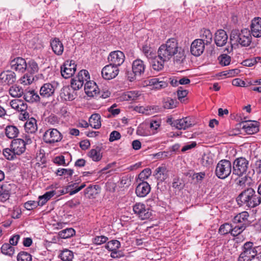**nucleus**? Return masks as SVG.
Here are the masks:
<instances>
[{
	"label": "nucleus",
	"mask_w": 261,
	"mask_h": 261,
	"mask_svg": "<svg viewBox=\"0 0 261 261\" xmlns=\"http://www.w3.org/2000/svg\"><path fill=\"white\" fill-rule=\"evenodd\" d=\"M188 91L186 90H182V87H180L177 91V95L178 99L180 100L185 98L188 94Z\"/></svg>",
	"instance_id": "338daca9"
},
{
	"label": "nucleus",
	"mask_w": 261,
	"mask_h": 261,
	"mask_svg": "<svg viewBox=\"0 0 261 261\" xmlns=\"http://www.w3.org/2000/svg\"><path fill=\"white\" fill-rule=\"evenodd\" d=\"M240 125L242 128L248 134H253L259 131V122L256 121L242 122Z\"/></svg>",
	"instance_id": "2eb2a0df"
},
{
	"label": "nucleus",
	"mask_w": 261,
	"mask_h": 261,
	"mask_svg": "<svg viewBox=\"0 0 261 261\" xmlns=\"http://www.w3.org/2000/svg\"><path fill=\"white\" fill-rule=\"evenodd\" d=\"M10 65L12 70L20 73H23L27 68L26 61L21 57H17L11 60Z\"/></svg>",
	"instance_id": "9b49d317"
},
{
	"label": "nucleus",
	"mask_w": 261,
	"mask_h": 261,
	"mask_svg": "<svg viewBox=\"0 0 261 261\" xmlns=\"http://www.w3.org/2000/svg\"><path fill=\"white\" fill-rule=\"evenodd\" d=\"M90 126L95 129H98L101 126L100 116L98 114H92L89 120Z\"/></svg>",
	"instance_id": "e433bc0d"
},
{
	"label": "nucleus",
	"mask_w": 261,
	"mask_h": 261,
	"mask_svg": "<svg viewBox=\"0 0 261 261\" xmlns=\"http://www.w3.org/2000/svg\"><path fill=\"white\" fill-rule=\"evenodd\" d=\"M86 94L89 97L97 96L100 91L96 84L90 81L86 82L84 87Z\"/></svg>",
	"instance_id": "6ab92c4d"
},
{
	"label": "nucleus",
	"mask_w": 261,
	"mask_h": 261,
	"mask_svg": "<svg viewBox=\"0 0 261 261\" xmlns=\"http://www.w3.org/2000/svg\"><path fill=\"white\" fill-rule=\"evenodd\" d=\"M11 107L18 112L22 113L27 109V105L20 99H13L10 101Z\"/></svg>",
	"instance_id": "c85d7f7f"
},
{
	"label": "nucleus",
	"mask_w": 261,
	"mask_h": 261,
	"mask_svg": "<svg viewBox=\"0 0 261 261\" xmlns=\"http://www.w3.org/2000/svg\"><path fill=\"white\" fill-rule=\"evenodd\" d=\"M200 38L198 39L204 42V44L206 45L210 44L212 42L213 35L211 32L208 29H202L200 33Z\"/></svg>",
	"instance_id": "c756f323"
},
{
	"label": "nucleus",
	"mask_w": 261,
	"mask_h": 261,
	"mask_svg": "<svg viewBox=\"0 0 261 261\" xmlns=\"http://www.w3.org/2000/svg\"><path fill=\"white\" fill-rule=\"evenodd\" d=\"M149 62L151 64L152 68L156 71H160L164 68L165 62L169 61V60H165L162 58L160 54L158 53V56L154 55L152 58H150Z\"/></svg>",
	"instance_id": "f3484780"
},
{
	"label": "nucleus",
	"mask_w": 261,
	"mask_h": 261,
	"mask_svg": "<svg viewBox=\"0 0 261 261\" xmlns=\"http://www.w3.org/2000/svg\"><path fill=\"white\" fill-rule=\"evenodd\" d=\"M75 77L81 81H82L84 83V81H88V80L90 79V75L87 70L83 69L81 70L79 72Z\"/></svg>",
	"instance_id": "603ef678"
},
{
	"label": "nucleus",
	"mask_w": 261,
	"mask_h": 261,
	"mask_svg": "<svg viewBox=\"0 0 261 261\" xmlns=\"http://www.w3.org/2000/svg\"><path fill=\"white\" fill-rule=\"evenodd\" d=\"M120 243L116 240H111L107 243L105 248L108 250H116L120 247Z\"/></svg>",
	"instance_id": "a18cd8bd"
},
{
	"label": "nucleus",
	"mask_w": 261,
	"mask_h": 261,
	"mask_svg": "<svg viewBox=\"0 0 261 261\" xmlns=\"http://www.w3.org/2000/svg\"><path fill=\"white\" fill-rule=\"evenodd\" d=\"M249 162L245 158L236 159L233 162L232 174L242 176L246 173L248 168Z\"/></svg>",
	"instance_id": "39448f33"
},
{
	"label": "nucleus",
	"mask_w": 261,
	"mask_h": 261,
	"mask_svg": "<svg viewBox=\"0 0 261 261\" xmlns=\"http://www.w3.org/2000/svg\"><path fill=\"white\" fill-rule=\"evenodd\" d=\"M120 138H121L120 134L116 130H114L110 134V138H109V141L113 142L114 141L118 140L120 139Z\"/></svg>",
	"instance_id": "69168bd1"
},
{
	"label": "nucleus",
	"mask_w": 261,
	"mask_h": 261,
	"mask_svg": "<svg viewBox=\"0 0 261 261\" xmlns=\"http://www.w3.org/2000/svg\"><path fill=\"white\" fill-rule=\"evenodd\" d=\"M100 147L97 146L95 149H91L88 153V156L94 162H98L102 158Z\"/></svg>",
	"instance_id": "4c0bfd02"
},
{
	"label": "nucleus",
	"mask_w": 261,
	"mask_h": 261,
	"mask_svg": "<svg viewBox=\"0 0 261 261\" xmlns=\"http://www.w3.org/2000/svg\"><path fill=\"white\" fill-rule=\"evenodd\" d=\"M83 82L81 81L75 77L71 79V87L74 90H78L81 89L83 86Z\"/></svg>",
	"instance_id": "864d4df0"
},
{
	"label": "nucleus",
	"mask_w": 261,
	"mask_h": 261,
	"mask_svg": "<svg viewBox=\"0 0 261 261\" xmlns=\"http://www.w3.org/2000/svg\"><path fill=\"white\" fill-rule=\"evenodd\" d=\"M16 80V74L11 70L4 71L0 74V82L4 86L12 85Z\"/></svg>",
	"instance_id": "f8f14e48"
},
{
	"label": "nucleus",
	"mask_w": 261,
	"mask_h": 261,
	"mask_svg": "<svg viewBox=\"0 0 261 261\" xmlns=\"http://www.w3.org/2000/svg\"><path fill=\"white\" fill-rule=\"evenodd\" d=\"M3 154L5 157L9 160H13L15 155H17L14 153V151H13V150L11 148L4 149L3 150Z\"/></svg>",
	"instance_id": "4d7b16f0"
},
{
	"label": "nucleus",
	"mask_w": 261,
	"mask_h": 261,
	"mask_svg": "<svg viewBox=\"0 0 261 261\" xmlns=\"http://www.w3.org/2000/svg\"><path fill=\"white\" fill-rule=\"evenodd\" d=\"M148 85L152 86V89L160 90L167 87L168 84L164 81H160L158 79L154 78L149 80Z\"/></svg>",
	"instance_id": "7c9ffc66"
},
{
	"label": "nucleus",
	"mask_w": 261,
	"mask_h": 261,
	"mask_svg": "<svg viewBox=\"0 0 261 261\" xmlns=\"http://www.w3.org/2000/svg\"><path fill=\"white\" fill-rule=\"evenodd\" d=\"M204 42L201 40L196 39L194 40L191 44L190 51L195 57L200 56L205 49Z\"/></svg>",
	"instance_id": "4468645a"
},
{
	"label": "nucleus",
	"mask_w": 261,
	"mask_h": 261,
	"mask_svg": "<svg viewBox=\"0 0 261 261\" xmlns=\"http://www.w3.org/2000/svg\"><path fill=\"white\" fill-rule=\"evenodd\" d=\"M135 214L142 220L149 219L151 216L150 209L142 203H137L133 206Z\"/></svg>",
	"instance_id": "6e6552de"
},
{
	"label": "nucleus",
	"mask_w": 261,
	"mask_h": 261,
	"mask_svg": "<svg viewBox=\"0 0 261 261\" xmlns=\"http://www.w3.org/2000/svg\"><path fill=\"white\" fill-rule=\"evenodd\" d=\"M142 50L144 55L148 60H150V58H152L153 56L155 55V54L153 51L152 49L146 45H144L142 47Z\"/></svg>",
	"instance_id": "5fc2aeb1"
},
{
	"label": "nucleus",
	"mask_w": 261,
	"mask_h": 261,
	"mask_svg": "<svg viewBox=\"0 0 261 261\" xmlns=\"http://www.w3.org/2000/svg\"><path fill=\"white\" fill-rule=\"evenodd\" d=\"M231 171V162L227 160H222L217 164L215 173L219 178L225 179L230 174Z\"/></svg>",
	"instance_id": "20e7f679"
},
{
	"label": "nucleus",
	"mask_w": 261,
	"mask_h": 261,
	"mask_svg": "<svg viewBox=\"0 0 261 261\" xmlns=\"http://www.w3.org/2000/svg\"><path fill=\"white\" fill-rule=\"evenodd\" d=\"M132 71L138 77H141L144 73L146 65L141 59H137L134 60L132 65Z\"/></svg>",
	"instance_id": "a211bd4d"
},
{
	"label": "nucleus",
	"mask_w": 261,
	"mask_h": 261,
	"mask_svg": "<svg viewBox=\"0 0 261 261\" xmlns=\"http://www.w3.org/2000/svg\"><path fill=\"white\" fill-rule=\"evenodd\" d=\"M231 230H232V225L229 223H225L220 227L219 233L222 235L227 234L229 233L231 234Z\"/></svg>",
	"instance_id": "de8ad7c7"
},
{
	"label": "nucleus",
	"mask_w": 261,
	"mask_h": 261,
	"mask_svg": "<svg viewBox=\"0 0 261 261\" xmlns=\"http://www.w3.org/2000/svg\"><path fill=\"white\" fill-rule=\"evenodd\" d=\"M218 60L221 65L227 66L230 64L231 58L227 55L223 54L219 57Z\"/></svg>",
	"instance_id": "6e6d98bb"
},
{
	"label": "nucleus",
	"mask_w": 261,
	"mask_h": 261,
	"mask_svg": "<svg viewBox=\"0 0 261 261\" xmlns=\"http://www.w3.org/2000/svg\"><path fill=\"white\" fill-rule=\"evenodd\" d=\"M193 125V122L191 118L187 117L182 119L174 120L171 123V126L178 129H186Z\"/></svg>",
	"instance_id": "dca6fc26"
},
{
	"label": "nucleus",
	"mask_w": 261,
	"mask_h": 261,
	"mask_svg": "<svg viewBox=\"0 0 261 261\" xmlns=\"http://www.w3.org/2000/svg\"><path fill=\"white\" fill-rule=\"evenodd\" d=\"M71 87V88L66 87L62 89V92L61 94V97L66 101H72L74 100L76 96V94Z\"/></svg>",
	"instance_id": "cd10ccee"
},
{
	"label": "nucleus",
	"mask_w": 261,
	"mask_h": 261,
	"mask_svg": "<svg viewBox=\"0 0 261 261\" xmlns=\"http://www.w3.org/2000/svg\"><path fill=\"white\" fill-rule=\"evenodd\" d=\"M253 243L251 242H246L243 246V252L240 254L238 258V261L249 260L250 259L248 256L251 253L254 252V250L257 249V247H253Z\"/></svg>",
	"instance_id": "ddd939ff"
},
{
	"label": "nucleus",
	"mask_w": 261,
	"mask_h": 261,
	"mask_svg": "<svg viewBox=\"0 0 261 261\" xmlns=\"http://www.w3.org/2000/svg\"><path fill=\"white\" fill-rule=\"evenodd\" d=\"M140 95L137 91H130L126 92L123 96L125 100H135Z\"/></svg>",
	"instance_id": "c03bdc74"
},
{
	"label": "nucleus",
	"mask_w": 261,
	"mask_h": 261,
	"mask_svg": "<svg viewBox=\"0 0 261 261\" xmlns=\"http://www.w3.org/2000/svg\"><path fill=\"white\" fill-rule=\"evenodd\" d=\"M47 122L49 124L56 125L59 123V120L57 116L51 115L47 118Z\"/></svg>",
	"instance_id": "0e129e2a"
},
{
	"label": "nucleus",
	"mask_w": 261,
	"mask_h": 261,
	"mask_svg": "<svg viewBox=\"0 0 261 261\" xmlns=\"http://www.w3.org/2000/svg\"><path fill=\"white\" fill-rule=\"evenodd\" d=\"M76 69V65L73 60L66 61L61 66V73L64 79H68L72 76Z\"/></svg>",
	"instance_id": "0eeeda50"
},
{
	"label": "nucleus",
	"mask_w": 261,
	"mask_h": 261,
	"mask_svg": "<svg viewBox=\"0 0 261 261\" xmlns=\"http://www.w3.org/2000/svg\"><path fill=\"white\" fill-rule=\"evenodd\" d=\"M172 187L174 189L181 191L184 188L185 184L182 180L179 177H175L173 179Z\"/></svg>",
	"instance_id": "37998d69"
},
{
	"label": "nucleus",
	"mask_w": 261,
	"mask_h": 261,
	"mask_svg": "<svg viewBox=\"0 0 261 261\" xmlns=\"http://www.w3.org/2000/svg\"><path fill=\"white\" fill-rule=\"evenodd\" d=\"M6 136L9 139H14L16 138L19 130L17 126L13 125H7L5 129Z\"/></svg>",
	"instance_id": "2f4dec72"
},
{
	"label": "nucleus",
	"mask_w": 261,
	"mask_h": 261,
	"mask_svg": "<svg viewBox=\"0 0 261 261\" xmlns=\"http://www.w3.org/2000/svg\"><path fill=\"white\" fill-rule=\"evenodd\" d=\"M108 240V238L104 236H97L93 239L92 242L97 245H101L106 243Z\"/></svg>",
	"instance_id": "bf43d9fd"
},
{
	"label": "nucleus",
	"mask_w": 261,
	"mask_h": 261,
	"mask_svg": "<svg viewBox=\"0 0 261 261\" xmlns=\"http://www.w3.org/2000/svg\"><path fill=\"white\" fill-rule=\"evenodd\" d=\"M1 251L4 254L12 256L14 254L15 248L9 243H5L1 247Z\"/></svg>",
	"instance_id": "ea45409f"
},
{
	"label": "nucleus",
	"mask_w": 261,
	"mask_h": 261,
	"mask_svg": "<svg viewBox=\"0 0 261 261\" xmlns=\"http://www.w3.org/2000/svg\"><path fill=\"white\" fill-rule=\"evenodd\" d=\"M59 256L63 261H72L73 258V252L68 249L63 250Z\"/></svg>",
	"instance_id": "79ce46f5"
},
{
	"label": "nucleus",
	"mask_w": 261,
	"mask_h": 261,
	"mask_svg": "<svg viewBox=\"0 0 261 261\" xmlns=\"http://www.w3.org/2000/svg\"><path fill=\"white\" fill-rule=\"evenodd\" d=\"M17 261H32V256L29 253L25 251L20 252L17 256Z\"/></svg>",
	"instance_id": "3c124183"
},
{
	"label": "nucleus",
	"mask_w": 261,
	"mask_h": 261,
	"mask_svg": "<svg viewBox=\"0 0 261 261\" xmlns=\"http://www.w3.org/2000/svg\"><path fill=\"white\" fill-rule=\"evenodd\" d=\"M163 107L165 109H173L175 107L174 101L170 98L164 99L163 101Z\"/></svg>",
	"instance_id": "052dcab7"
},
{
	"label": "nucleus",
	"mask_w": 261,
	"mask_h": 261,
	"mask_svg": "<svg viewBox=\"0 0 261 261\" xmlns=\"http://www.w3.org/2000/svg\"><path fill=\"white\" fill-rule=\"evenodd\" d=\"M158 53L165 60H170L173 57L174 63L180 65L186 59V54L184 48L179 46L178 41L174 38L168 39L165 44L161 45Z\"/></svg>",
	"instance_id": "f257e3e1"
},
{
	"label": "nucleus",
	"mask_w": 261,
	"mask_h": 261,
	"mask_svg": "<svg viewBox=\"0 0 261 261\" xmlns=\"http://www.w3.org/2000/svg\"><path fill=\"white\" fill-rule=\"evenodd\" d=\"M24 98L25 101L30 102L40 101V97L34 91H29L24 94Z\"/></svg>",
	"instance_id": "c9c22d12"
},
{
	"label": "nucleus",
	"mask_w": 261,
	"mask_h": 261,
	"mask_svg": "<svg viewBox=\"0 0 261 261\" xmlns=\"http://www.w3.org/2000/svg\"><path fill=\"white\" fill-rule=\"evenodd\" d=\"M236 200L240 206L245 205L253 208L261 203V197L252 188H249L243 191L239 195Z\"/></svg>",
	"instance_id": "f03ea898"
},
{
	"label": "nucleus",
	"mask_w": 261,
	"mask_h": 261,
	"mask_svg": "<svg viewBox=\"0 0 261 261\" xmlns=\"http://www.w3.org/2000/svg\"><path fill=\"white\" fill-rule=\"evenodd\" d=\"M11 147L13 151H14V153L17 155L21 154L26 149L25 144L22 139H14L12 141Z\"/></svg>",
	"instance_id": "b1692460"
},
{
	"label": "nucleus",
	"mask_w": 261,
	"mask_h": 261,
	"mask_svg": "<svg viewBox=\"0 0 261 261\" xmlns=\"http://www.w3.org/2000/svg\"><path fill=\"white\" fill-rule=\"evenodd\" d=\"M13 185L8 182L0 185V200L5 202L10 198Z\"/></svg>",
	"instance_id": "5701e85b"
},
{
	"label": "nucleus",
	"mask_w": 261,
	"mask_h": 261,
	"mask_svg": "<svg viewBox=\"0 0 261 261\" xmlns=\"http://www.w3.org/2000/svg\"><path fill=\"white\" fill-rule=\"evenodd\" d=\"M75 230L72 228H66L61 230L59 232V236L61 238L67 239L75 234Z\"/></svg>",
	"instance_id": "a19ab883"
},
{
	"label": "nucleus",
	"mask_w": 261,
	"mask_h": 261,
	"mask_svg": "<svg viewBox=\"0 0 261 261\" xmlns=\"http://www.w3.org/2000/svg\"><path fill=\"white\" fill-rule=\"evenodd\" d=\"M228 40L226 32L223 30H219L215 34L214 41L217 46H224Z\"/></svg>",
	"instance_id": "aec40b11"
},
{
	"label": "nucleus",
	"mask_w": 261,
	"mask_h": 261,
	"mask_svg": "<svg viewBox=\"0 0 261 261\" xmlns=\"http://www.w3.org/2000/svg\"><path fill=\"white\" fill-rule=\"evenodd\" d=\"M230 40L242 46H248L251 43L252 37L250 31L247 29L233 30L230 34Z\"/></svg>",
	"instance_id": "7ed1b4c3"
},
{
	"label": "nucleus",
	"mask_w": 261,
	"mask_h": 261,
	"mask_svg": "<svg viewBox=\"0 0 261 261\" xmlns=\"http://www.w3.org/2000/svg\"><path fill=\"white\" fill-rule=\"evenodd\" d=\"M50 45L54 53L57 56H61L64 51V45L58 38L51 39Z\"/></svg>",
	"instance_id": "393cba45"
},
{
	"label": "nucleus",
	"mask_w": 261,
	"mask_h": 261,
	"mask_svg": "<svg viewBox=\"0 0 261 261\" xmlns=\"http://www.w3.org/2000/svg\"><path fill=\"white\" fill-rule=\"evenodd\" d=\"M27 70L31 74L37 73L39 71V67L37 63L34 60H30L28 63H27Z\"/></svg>",
	"instance_id": "58836bf2"
},
{
	"label": "nucleus",
	"mask_w": 261,
	"mask_h": 261,
	"mask_svg": "<svg viewBox=\"0 0 261 261\" xmlns=\"http://www.w3.org/2000/svg\"><path fill=\"white\" fill-rule=\"evenodd\" d=\"M55 87L51 83H45L41 86L40 89V96L43 98H48L52 96L55 93Z\"/></svg>",
	"instance_id": "a878e982"
},
{
	"label": "nucleus",
	"mask_w": 261,
	"mask_h": 261,
	"mask_svg": "<svg viewBox=\"0 0 261 261\" xmlns=\"http://www.w3.org/2000/svg\"><path fill=\"white\" fill-rule=\"evenodd\" d=\"M150 190V186L147 182H141L136 188V194L138 197H144L149 193Z\"/></svg>",
	"instance_id": "4be33fe9"
},
{
	"label": "nucleus",
	"mask_w": 261,
	"mask_h": 261,
	"mask_svg": "<svg viewBox=\"0 0 261 261\" xmlns=\"http://www.w3.org/2000/svg\"><path fill=\"white\" fill-rule=\"evenodd\" d=\"M62 139V135L56 128L47 130L43 136L44 141L48 144H53L60 141Z\"/></svg>",
	"instance_id": "423d86ee"
},
{
	"label": "nucleus",
	"mask_w": 261,
	"mask_h": 261,
	"mask_svg": "<svg viewBox=\"0 0 261 261\" xmlns=\"http://www.w3.org/2000/svg\"><path fill=\"white\" fill-rule=\"evenodd\" d=\"M151 174V170L150 169L146 168L144 169L138 175L137 182H138V180L141 182H145L144 180L147 179L150 176Z\"/></svg>",
	"instance_id": "49530a36"
},
{
	"label": "nucleus",
	"mask_w": 261,
	"mask_h": 261,
	"mask_svg": "<svg viewBox=\"0 0 261 261\" xmlns=\"http://www.w3.org/2000/svg\"><path fill=\"white\" fill-rule=\"evenodd\" d=\"M119 71L118 67L109 64L102 69L101 75L103 79L109 80L115 78L118 75Z\"/></svg>",
	"instance_id": "1a4fd4ad"
},
{
	"label": "nucleus",
	"mask_w": 261,
	"mask_h": 261,
	"mask_svg": "<svg viewBox=\"0 0 261 261\" xmlns=\"http://www.w3.org/2000/svg\"><path fill=\"white\" fill-rule=\"evenodd\" d=\"M73 173V170L70 169H59L56 172V174L58 176H62L63 175H67L71 176Z\"/></svg>",
	"instance_id": "13d9d810"
},
{
	"label": "nucleus",
	"mask_w": 261,
	"mask_h": 261,
	"mask_svg": "<svg viewBox=\"0 0 261 261\" xmlns=\"http://www.w3.org/2000/svg\"><path fill=\"white\" fill-rule=\"evenodd\" d=\"M245 228L246 225H244V224L236 226L232 225L231 234L233 236H237L240 234L244 230H245Z\"/></svg>",
	"instance_id": "09e8293b"
},
{
	"label": "nucleus",
	"mask_w": 261,
	"mask_h": 261,
	"mask_svg": "<svg viewBox=\"0 0 261 261\" xmlns=\"http://www.w3.org/2000/svg\"><path fill=\"white\" fill-rule=\"evenodd\" d=\"M54 162L58 165L66 166L65 163V157L64 155H59L55 157L54 159Z\"/></svg>",
	"instance_id": "e2e57ef3"
},
{
	"label": "nucleus",
	"mask_w": 261,
	"mask_h": 261,
	"mask_svg": "<svg viewBox=\"0 0 261 261\" xmlns=\"http://www.w3.org/2000/svg\"><path fill=\"white\" fill-rule=\"evenodd\" d=\"M108 59L110 64L118 67L124 62L125 56L123 52L120 50H116L110 54Z\"/></svg>",
	"instance_id": "9d476101"
},
{
	"label": "nucleus",
	"mask_w": 261,
	"mask_h": 261,
	"mask_svg": "<svg viewBox=\"0 0 261 261\" xmlns=\"http://www.w3.org/2000/svg\"><path fill=\"white\" fill-rule=\"evenodd\" d=\"M249 214L246 211L242 212V213L236 215L233 219L234 223H240V224H244L246 225V223L248 221Z\"/></svg>",
	"instance_id": "f704fd0d"
},
{
	"label": "nucleus",
	"mask_w": 261,
	"mask_h": 261,
	"mask_svg": "<svg viewBox=\"0 0 261 261\" xmlns=\"http://www.w3.org/2000/svg\"><path fill=\"white\" fill-rule=\"evenodd\" d=\"M251 34L256 38L261 37V18L255 17L252 20L251 24Z\"/></svg>",
	"instance_id": "412c9836"
},
{
	"label": "nucleus",
	"mask_w": 261,
	"mask_h": 261,
	"mask_svg": "<svg viewBox=\"0 0 261 261\" xmlns=\"http://www.w3.org/2000/svg\"><path fill=\"white\" fill-rule=\"evenodd\" d=\"M9 94L13 97H20L24 94L22 88L17 85H13L9 89Z\"/></svg>",
	"instance_id": "72a5a7b5"
},
{
	"label": "nucleus",
	"mask_w": 261,
	"mask_h": 261,
	"mask_svg": "<svg viewBox=\"0 0 261 261\" xmlns=\"http://www.w3.org/2000/svg\"><path fill=\"white\" fill-rule=\"evenodd\" d=\"M24 128L28 134H33L35 133L37 130L36 120L34 118L29 119L25 123Z\"/></svg>",
	"instance_id": "473e14b6"
},
{
	"label": "nucleus",
	"mask_w": 261,
	"mask_h": 261,
	"mask_svg": "<svg viewBox=\"0 0 261 261\" xmlns=\"http://www.w3.org/2000/svg\"><path fill=\"white\" fill-rule=\"evenodd\" d=\"M34 80V77L32 75H28L27 74L24 75L21 81L22 83L24 85L31 84Z\"/></svg>",
	"instance_id": "774afa93"
},
{
	"label": "nucleus",
	"mask_w": 261,
	"mask_h": 261,
	"mask_svg": "<svg viewBox=\"0 0 261 261\" xmlns=\"http://www.w3.org/2000/svg\"><path fill=\"white\" fill-rule=\"evenodd\" d=\"M213 159L210 154H204L201 159V163L203 166L208 167L213 164Z\"/></svg>",
	"instance_id": "8fccbe9b"
},
{
	"label": "nucleus",
	"mask_w": 261,
	"mask_h": 261,
	"mask_svg": "<svg viewBox=\"0 0 261 261\" xmlns=\"http://www.w3.org/2000/svg\"><path fill=\"white\" fill-rule=\"evenodd\" d=\"M38 206L37 202L30 200L26 202L24 204V207L28 210H32Z\"/></svg>",
	"instance_id": "680f3d73"
},
{
	"label": "nucleus",
	"mask_w": 261,
	"mask_h": 261,
	"mask_svg": "<svg viewBox=\"0 0 261 261\" xmlns=\"http://www.w3.org/2000/svg\"><path fill=\"white\" fill-rule=\"evenodd\" d=\"M154 176L158 181L163 182L168 177V170L164 166H160L155 170Z\"/></svg>",
	"instance_id": "bb28decb"
}]
</instances>
